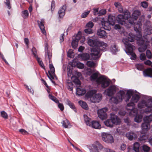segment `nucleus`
Wrapping results in <instances>:
<instances>
[{
    "label": "nucleus",
    "mask_w": 152,
    "mask_h": 152,
    "mask_svg": "<svg viewBox=\"0 0 152 152\" xmlns=\"http://www.w3.org/2000/svg\"><path fill=\"white\" fill-rule=\"evenodd\" d=\"M144 76L145 77H152V67L144 69L143 71Z\"/></svg>",
    "instance_id": "b1692460"
},
{
    "label": "nucleus",
    "mask_w": 152,
    "mask_h": 152,
    "mask_svg": "<svg viewBox=\"0 0 152 152\" xmlns=\"http://www.w3.org/2000/svg\"><path fill=\"white\" fill-rule=\"evenodd\" d=\"M137 107L138 108L140 109H142L146 107L144 110V112L146 113H148L149 112H145V110L148 107H149V106L148 105V104L146 102L145 100H142L139 102L138 104Z\"/></svg>",
    "instance_id": "2eb2a0df"
},
{
    "label": "nucleus",
    "mask_w": 152,
    "mask_h": 152,
    "mask_svg": "<svg viewBox=\"0 0 152 152\" xmlns=\"http://www.w3.org/2000/svg\"><path fill=\"white\" fill-rule=\"evenodd\" d=\"M87 43L89 46L93 47L99 46L102 48V47L103 46V49L105 47L106 45V43L103 42L90 39L88 40Z\"/></svg>",
    "instance_id": "0eeeda50"
},
{
    "label": "nucleus",
    "mask_w": 152,
    "mask_h": 152,
    "mask_svg": "<svg viewBox=\"0 0 152 152\" xmlns=\"http://www.w3.org/2000/svg\"><path fill=\"white\" fill-rule=\"evenodd\" d=\"M107 20L110 23L112 26H113L115 23V18L114 16L111 15L108 16V18Z\"/></svg>",
    "instance_id": "7c9ffc66"
},
{
    "label": "nucleus",
    "mask_w": 152,
    "mask_h": 152,
    "mask_svg": "<svg viewBox=\"0 0 152 152\" xmlns=\"http://www.w3.org/2000/svg\"><path fill=\"white\" fill-rule=\"evenodd\" d=\"M80 57L83 60H87L90 58L89 55L88 53H83L80 55Z\"/></svg>",
    "instance_id": "a18cd8bd"
},
{
    "label": "nucleus",
    "mask_w": 152,
    "mask_h": 152,
    "mask_svg": "<svg viewBox=\"0 0 152 152\" xmlns=\"http://www.w3.org/2000/svg\"><path fill=\"white\" fill-rule=\"evenodd\" d=\"M107 110V108H102L98 110L97 113L98 116L101 119L103 120L107 118V115L106 112Z\"/></svg>",
    "instance_id": "9b49d317"
},
{
    "label": "nucleus",
    "mask_w": 152,
    "mask_h": 152,
    "mask_svg": "<svg viewBox=\"0 0 152 152\" xmlns=\"http://www.w3.org/2000/svg\"><path fill=\"white\" fill-rule=\"evenodd\" d=\"M133 93V90L131 89H129L127 91L126 95L127 96H129V98H131L132 95Z\"/></svg>",
    "instance_id": "4d7b16f0"
},
{
    "label": "nucleus",
    "mask_w": 152,
    "mask_h": 152,
    "mask_svg": "<svg viewBox=\"0 0 152 152\" xmlns=\"http://www.w3.org/2000/svg\"><path fill=\"white\" fill-rule=\"evenodd\" d=\"M1 116L4 119H7L8 117V115L7 113L4 111H1Z\"/></svg>",
    "instance_id": "6e6d98bb"
},
{
    "label": "nucleus",
    "mask_w": 152,
    "mask_h": 152,
    "mask_svg": "<svg viewBox=\"0 0 152 152\" xmlns=\"http://www.w3.org/2000/svg\"><path fill=\"white\" fill-rule=\"evenodd\" d=\"M125 94V92L123 90H120L117 94V95L118 98L120 99V101H122Z\"/></svg>",
    "instance_id": "f704fd0d"
},
{
    "label": "nucleus",
    "mask_w": 152,
    "mask_h": 152,
    "mask_svg": "<svg viewBox=\"0 0 152 152\" xmlns=\"http://www.w3.org/2000/svg\"><path fill=\"white\" fill-rule=\"evenodd\" d=\"M84 120L86 125L90 126L91 123V119L89 118L87 115H84Z\"/></svg>",
    "instance_id": "58836bf2"
},
{
    "label": "nucleus",
    "mask_w": 152,
    "mask_h": 152,
    "mask_svg": "<svg viewBox=\"0 0 152 152\" xmlns=\"http://www.w3.org/2000/svg\"><path fill=\"white\" fill-rule=\"evenodd\" d=\"M91 10L87 11L86 12H85L83 13L81 15V17L83 18H86L88 15L89 14Z\"/></svg>",
    "instance_id": "0e129e2a"
},
{
    "label": "nucleus",
    "mask_w": 152,
    "mask_h": 152,
    "mask_svg": "<svg viewBox=\"0 0 152 152\" xmlns=\"http://www.w3.org/2000/svg\"><path fill=\"white\" fill-rule=\"evenodd\" d=\"M103 148V146L98 141H96L88 147L90 152H99Z\"/></svg>",
    "instance_id": "1a4fd4ad"
},
{
    "label": "nucleus",
    "mask_w": 152,
    "mask_h": 152,
    "mask_svg": "<svg viewBox=\"0 0 152 152\" xmlns=\"http://www.w3.org/2000/svg\"><path fill=\"white\" fill-rule=\"evenodd\" d=\"M127 54L130 56V58L132 60H135L136 58V55L133 52Z\"/></svg>",
    "instance_id": "13d9d810"
},
{
    "label": "nucleus",
    "mask_w": 152,
    "mask_h": 152,
    "mask_svg": "<svg viewBox=\"0 0 152 152\" xmlns=\"http://www.w3.org/2000/svg\"><path fill=\"white\" fill-rule=\"evenodd\" d=\"M110 50L113 53L115 54L116 52H118V48L116 45H114L111 46Z\"/></svg>",
    "instance_id": "c03bdc74"
},
{
    "label": "nucleus",
    "mask_w": 152,
    "mask_h": 152,
    "mask_svg": "<svg viewBox=\"0 0 152 152\" xmlns=\"http://www.w3.org/2000/svg\"><path fill=\"white\" fill-rule=\"evenodd\" d=\"M105 125L111 128L113 126V124L110 117L104 122Z\"/></svg>",
    "instance_id": "72a5a7b5"
},
{
    "label": "nucleus",
    "mask_w": 152,
    "mask_h": 152,
    "mask_svg": "<svg viewBox=\"0 0 152 152\" xmlns=\"http://www.w3.org/2000/svg\"><path fill=\"white\" fill-rule=\"evenodd\" d=\"M110 89L112 90L115 93L118 90V88L115 86L112 85L109 87Z\"/></svg>",
    "instance_id": "e2e57ef3"
},
{
    "label": "nucleus",
    "mask_w": 152,
    "mask_h": 152,
    "mask_svg": "<svg viewBox=\"0 0 152 152\" xmlns=\"http://www.w3.org/2000/svg\"><path fill=\"white\" fill-rule=\"evenodd\" d=\"M136 40L137 41L139 45L140 46L138 48L139 51L140 52H144L149 45V41L145 38L142 37V35L140 33L136 38Z\"/></svg>",
    "instance_id": "f257e3e1"
},
{
    "label": "nucleus",
    "mask_w": 152,
    "mask_h": 152,
    "mask_svg": "<svg viewBox=\"0 0 152 152\" xmlns=\"http://www.w3.org/2000/svg\"><path fill=\"white\" fill-rule=\"evenodd\" d=\"M62 124L64 127L67 128H68V126L69 125L70 123L67 119H65V120L63 121Z\"/></svg>",
    "instance_id": "09e8293b"
},
{
    "label": "nucleus",
    "mask_w": 152,
    "mask_h": 152,
    "mask_svg": "<svg viewBox=\"0 0 152 152\" xmlns=\"http://www.w3.org/2000/svg\"><path fill=\"white\" fill-rule=\"evenodd\" d=\"M71 79L72 80L73 82L76 84L77 85L80 84V80L77 77L73 75L71 77Z\"/></svg>",
    "instance_id": "ea45409f"
},
{
    "label": "nucleus",
    "mask_w": 152,
    "mask_h": 152,
    "mask_svg": "<svg viewBox=\"0 0 152 152\" xmlns=\"http://www.w3.org/2000/svg\"><path fill=\"white\" fill-rule=\"evenodd\" d=\"M146 55L147 57L150 59L152 57V54L150 51L148 50H147L146 51Z\"/></svg>",
    "instance_id": "774afa93"
},
{
    "label": "nucleus",
    "mask_w": 152,
    "mask_h": 152,
    "mask_svg": "<svg viewBox=\"0 0 152 152\" xmlns=\"http://www.w3.org/2000/svg\"><path fill=\"white\" fill-rule=\"evenodd\" d=\"M102 99V95L100 94H95L93 97L92 98L91 102L96 103L99 102Z\"/></svg>",
    "instance_id": "aec40b11"
},
{
    "label": "nucleus",
    "mask_w": 152,
    "mask_h": 152,
    "mask_svg": "<svg viewBox=\"0 0 152 152\" xmlns=\"http://www.w3.org/2000/svg\"><path fill=\"white\" fill-rule=\"evenodd\" d=\"M50 70L48 71V73L51 78L53 79V76L55 75V70L54 67H49Z\"/></svg>",
    "instance_id": "4c0bfd02"
},
{
    "label": "nucleus",
    "mask_w": 152,
    "mask_h": 152,
    "mask_svg": "<svg viewBox=\"0 0 152 152\" xmlns=\"http://www.w3.org/2000/svg\"><path fill=\"white\" fill-rule=\"evenodd\" d=\"M110 80L106 76L103 75L100 76L96 80V83L99 85H100L103 88L108 87L110 84Z\"/></svg>",
    "instance_id": "7ed1b4c3"
},
{
    "label": "nucleus",
    "mask_w": 152,
    "mask_h": 152,
    "mask_svg": "<svg viewBox=\"0 0 152 152\" xmlns=\"http://www.w3.org/2000/svg\"><path fill=\"white\" fill-rule=\"evenodd\" d=\"M140 15V12L138 10H135L133 12L132 15V17L129 18L128 20L129 23L131 25H134V28L136 31H139L141 30V28L139 25L137 23H135V22L137 19L138 17Z\"/></svg>",
    "instance_id": "f03ea898"
},
{
    "label": "nucleus",
    "mask_w": 152,
    "mask_h": 152,
    "mask_svg": "<svg viewBox=\"0 0 152 152\" xmlns=\"http://www.w3.org/2000/svg\"><path fill=\"white\" fill-rule=\"evenodd\" d=\"M122 101H120V99L118 98V96L117 95L116 97H112L110 99V102L112 103L117 104L119 102Z\"/></svg>",
    "instance_id": "2f4dec72"
},
{
    "label": "nucleus",
    "mask_w": 152,
    "mask_h": 152,
    "mask_svg": "<svg viewBox=\"0 0 152 152\" xmlns=\"http://www.w3.org/2000/svg\"><path fill=\"white\" fill-rule=\"evenodd\" d=\"M79 103L83 108L86 110L88 109V105L86 102L80 101L79 102Z\"/></svg>",
    "instance_id": "37998d69"
},
{
    "label": "nucleus",
    "mask_w": 152,
    "mask_h": 152,
    "mask_svg": "<svg viewBox=\"0 0 152 152\" xmlns=\"http://www.w3.org/2000/svg\"><path fill=\"white\" fill-rule=\"evenodd\" d=\"M107 44L106 43V45L104 48H102H102L96 46L93 48L91 50V55L92 56H96L95 58H99L101 55V51H105L106 50L107 47Z\"/></svg>",
    "instance_id": "423d86ee"
},
{
    "label": "nucleus",
    "mask_w": 152,
    "mask_h": 152,
    "mask_svg": "<svg viewBox=\"0 0 152 152\" xmlns=\"http://www.w3.org/2000/svg\"><path fill=\"white\" fill-rule=\"evenodd\" d=\"M48 44L46 43L45 44V60L46 62V65L49 66H53L51 58L52 57V53L50 50H48Z\"/></svg>",
    "instance_id": "39448f33"
},
{
    "label": "nucleus",
    "mask_w": 152,
    "mask_h": 152,
    "mask_svg": "<svg viewBox=\"0 0 152 152\" xmlns=\"http://www.w3.org/2000/svg\"><path fill=\"white\" fill-rule=\"evenodd\" d=\"M96 91L93 90L88 91L86 94L85 96L87 99H90L91 100H92V98L93 97L94 94L96 93Z\"/></svg>",
    "instance_id": "a878e982"
},
{
    "label": "nucleus",
    "mask_w": 152,
    "mask_h": 152,
    "mask_svg": "<svg viewBox=\"0 0 152 152\" xmlns=\"http://www.w3.org/2000/svg\"><path fill=\"white\" fill-rule=\"evenodd\" d=\"M148 138V136L145 134L143 135L140 136L139 138V140L141 141H144Z\"/></svg>",
    "instance_id": "603ef678"
},
{
    "label": "nucleus",
    "mask_w": 152,
    "mask_h": 152,
    "mask_svg": "<svg viewBox=\"0 0 152 152\" xmlns=\"http://www.w3.org/2000/svg\"><path fill=\"white\" fill-rule=\"evenodd\" d=\"M21 16L23 18L25 19L27 18L29 15L28 11L27 10H25L21 12Z\"/></svg>",
    "instance_id": "a19ab883"
},
{
    "label": "nucleus",
    "mask_w": 152,
    "mask_h": 152,
    "mask_svg": "<svg viewBox=\"0 0 152 152\" xmlns=\"http://www.w3.org/2000/svg\"><path fill=\"white\" fill-rule=\"evenodd\" d=\"M102 139L107 143H111L114 142V140L111 134L107 133H103L102 134Z\"/></svg>",
    "instance_id": "9d476101"
},
{
    "label": "nucleus",
    "mask_w": 152,
    "mask_h": 152,
    "mask_svg": "<svg viewBox=\"0 0 152 152\" xmlns=\"http://www.w3.org/2000/svg\"><path fill=\"white\" fill-rule=\"evenodd\" d=\"M66 104L69 105L70 107L72 109L75 113H77V109L74 104L68 99H65Z\"/></svg>",
    "instance_id": "c85d7f7f"
},
{
    "label": "nucleus",
    "mask_w": 152,
    "mask_h": 152,
    "mask_svg": "<svg viewBox=\"0 0 152 152\" xmlns=\"http://www.w3.org/2000/svg\"><path fill=\"white\" fill-rule=\"evenodd\" d=\"M11 0H5L4 1V3L7 6L8 8L9 9H10L11 7L10 6V2Z\"/></svg>",
    "instance_id": "052dcab7"
},
{
    "label": "nucleus",
    "mask_w": 152,
    "mask_h": 152,
    "mask_svg": "<svg viewBox=\"0 0 152 152\" xmlns=\"http://www.w3.org/2000/svg\"><path fill=\"white\" fill-rule=\"evenodd\" d=\"M143 98L147 100L146 102L148 104L149 107H148L145 110V112H149L152 110V98L151 96L144 95Z\"/></svg>",
    "instance_id": "ddd939ff"
},
{
    "label": "nucleus",
    "mask_w": 152,
    "mask_h": 152,
    "mask_svg": "<svg viewBox=\"0 0 152 152\" xmlns=\"http://www.w3.org/2000/svg\"><path fill=\"white\" fill-rule=\"evenodd\" d=\"M49 98L53 101L54 102H55L56 103H58L59 102L58 100L54 96L51 95V94H49Z\"/></svg>",
    "instance_id": "864d4df0"
},
{
    "label": "nucleus",
    "mask_w": 152,
    "mask_h": 152,
    "mask_svg": "<svg viewBox=\"0 0 152 152\" xmlns=\"http://www.w3.org/2000/svg\"><path fill=\"white\" fill-rule=\"evenodd\" d=\"M124 43L125 45V52L127 54H130L131 53L133 52L135 49V47L129 42H126Z\"/></svg>",
    "instance_id": "f8f14e48"
},
{
    "label": "nucleus",
    "mask_w": 152,
    "mask_h": 152,
    "mask_svg": "<svg viewBox=\"0 0 152 152\" xmlns=\"http://www.w3.org/2000/svg\"><path fill=\"white\" fill-rule=\"evenodd\" d=\"M135 105L134 104L133 102H130L127 104L126 108L130 116H136L137 115L138 111L135 108Z\"/></svg>",
    "instance_id": "6e6552de"
},
{
    "label": "nucleus",
    "mask_w": 152,
    "mask_h": 152,
    "mask_svg": "<svg viewBox=\"0 0 152 152\" xmlns=\"http://www.w3.org/2000/svg\"><path fill=\"white\" fill-rule=\"evenodd\" d=\"M101 24L103 28L109 31L111 28L112 25L107 20H105L104 18L102 19L101 21Z\"/></svg>",
    "instance_id": "dca6fc26"
},
{
    "label": "nucleus",
    "mask_w": 152,
    "mask_h": 152,
    "mask_svg": "<svg viewBox=\"0 0 152 152\" xmlns=\"http://www.w3.org/2000/svg\"><path fill=\"white\" fill-rule=\"evenodd\" d=\"M36 58V59L40 66H44L43 63L41 59L38 57H35Z\"/></svg>",
    "instance_id": "680f3d73"
},
{
    "label": "nucleus",
    "mask_w": 152,
    "mask_h": 152,
    "mask_svg": "<svg viewBox=\"0 0 152 152\" xmlns=\"http://www.w3.org/2000/svg\"><path fill=\"white\" fill-rule=\"evenodd\" d=\"M81 32L80 31L78 32L77 34L75 37V39L72 40V45L74 49L76 48L78 44V41L81 37Z\"/></svg>",
    "instance_id": "4468645a"
},
{
    "label": "nucleus",
    "mask_w": 152,
    "mask_h": 152,
    "mask_svg": "<svg viewBox=\"0 0 152 152\" xmlns=\"http://www.w3.org/2000/svg\"><path fill=\"white\" fill-rule=\"evenodd\" d=\"M97 34L100 38H106L107 37V34L106 31L101 28L98 29L97 31Z\"/></svg>",
    "instance_id": "5701e85b"
},
{
    "label": "nucleus",
    "mask_w": 152,
    "mask_h": 152,
    "mask_svg": "<svg viewBox=\"0 0 152 152\" xmlns=\"http://www.w3.org/2000/svg\"><path fill=\"white\" fill-rule=\"evenodd\" d=\"M110 118L113 125H117L120 124L121 120L117 115L113 114H111Z\"/></svg>",
    "instance_id": "a211bd4d"
},
{
    "label": "nucleus",
    "mask_w": 152,
    "mask_h": 152,
    "mask_svg": "<svg viewBox=\"0 0 152 152\" xmlns=\"http://www.w3.org/2000/svg\"><path fill=\"white\" fill-rule=\"evenodd\" d=\"M106 10L105 9H102L100 10L98 13L97 15L98 16H102L104 15L106 13Z\"/></svg>",
    "instance_id": "5fc2aeb1"
},
{
    "label": "nucleus",
    "mask_w": 152,
    "mask_h": 152,
    "mask_svg": "<svg viewBox=\"0 0 152 152\" xmlns=\"http://www.w3.org/2000/svg\"><path fill=\"white\" fill-rule=\"evenodd\" d=\"M140 98V96L137 94L134 95L131 99V101L130 102H133V103H137L138 101Z\"/></svg>",
    "instance_id": "e433bc0d"
},
{
    "label": "nucleus",
    "mask_w": 152,
    "mask_h": 152,
    "mask_svg": "<svg viewBox=\"0 0 152 152\" xmlns=\"http://www.w3.org/2000/svg\"><path fill=\"white\" fill-rule=\"evenodd\" d=\"M150 23L149 21H147L146 23V24H149L148 25H146L145 26V29L144 32L146 35H150L152 33V26L150 25Z\"/></svg>",
    "instance_id": "f3484780"
},
{
    "label": "nucleus",
    "mask_w": 152,
    "mask_h": 152,
    "mask_svg": "<svg viewBox=\"0 0 152 152\" xmlns=\"http://www.w3.org/2000/svg\"><path fill=\"white\" fill-rule=\"evenodd\" d=\"M37 22L38 26L39 27L40 29L41 30L42 33L43 34H44L46 33L44 25L45 22L44 20L43 19H42L40 21L39 20H38Z\"/></svg>",
    "instance_id": "393cba45"
},
{
    "label": "nucleus",
    "mask_w": 152,
    "mask_h": 152,
    "mask_svg": "<svg viewBox=\"0 0 152 152\" xmlns=\"http://www.w3.org/2000/svg\"><path fill=\"white\" fill-rule=\"evenodd\" d=\"M90 126L95 129H100L101 128V126L99 122L96 121H92Z\"/></svg>",
    "instance_id": "bb28decb"
},
{
    "label": "nucleus",
    "mask_w": 152,
    "mask_h": 152,
    "mask_svg": "<svg viewBox=\"0 0 152 152\" xmlns=\"http://www.w3.org/2000/svg\"><path fill=\"white\" fill-rule=\"evenodd\" d=\"M117 132L120 134L121 135L123 134L124 133V129H123L122 127H119L116 130Z\"/></svg>",
    "instance_id": "bf43d9fd"
},
{
    "label": "nucleus",
    "mask_w": 152,
    "mask_h": 152,
    "mask_svg": "<svg viewBox=\"0 0 152 152\" xmlns=\"http://www.w3.org/2000/svg\"><path fill=\"white\" fill-rule=\"evenodd\" d=\"M140 147V144L137 142H136L134 144L133 149L135 152H139V148Z\"/></svg>",
    "instance_id": "de8ad7c7"
},
{
    "label": "nucleus",
    "mask_w": 152,
    "mask_h": 152,
    "mask_svg": "<svg viewBox=\"0 0 152 152\" xmlns=\"http://www.w3.org/2000/svg\"><path fill=\"white\" fill-rule=\"evenodd\" d=\"M150 127L149 123L144 122L141 125V133L145 134L148 130Z\"/></svg>",
    "instance_id": "6ab92c4d"
},
{
    "label": "nucleus",
    "mask_w": 152,
    "mask_h": 152,
    "mask_svg": "<svg viewBox=\"0 0 152 152\" xmlns=\"http://www.w3.org/2000/svg\"><path fill=\"white\" fill-rule=\"evenodd\" d=\"M130 16V12L128 11L124 12L122 14H119L116 18L118 23L122 25L125 23V20H128Z\"/></svg>",
    "instance_id": "20e7f679"
},
{
    "label": "nucleus",
    "mask_w": 152,
    "mask_h": 152,
    "mask_svg": "<svg viewBox=\"0 0 152 152\" xmlns=\"http://www.w3.org/2000/svg\"><path fill=\"white\" fill-rule=\"evenodd\" d=\"M100 74L98 72H95L92 74L90 76V79L91 80L96 81L100 76Z\"/></svg>",
    "instance_id": "473e14b6"
},
{
    "label": "nucleus",
    "mask_w": 152,
    "mask_h": 152,
    "mask_svg": "<svg viewBox=\"0 0 152 152\" xmlns=\"http://www.w3.org/2000/svg\"><path fill=\"white\" fill-rule=\"evenodd\" d=\"M75 53L73 52V50L72 49H69L67 52V56L70 58L74 57Z\"/></svg>",
    "instance_id": "3c124183"
},
{
    "label": "nucleus",
    "mask_w": 152,
    "mask_h": 152,
    "mask_svg": "<svg viewBox=\"0 0 152 152\" xmlns=\"http://www.w3.org/2000/svg\"><path fill=\"white\" fill-rule=\"evenodd\" d=\"M142 149L145 152H148L150 149V148L146 145H144L142 146Z\"/></svg>",
    "instance_id": "338daca9"
},
{
    "label": "nucleus",
    "mask_w": 152,
    "mask_h": 152,
    "mask_svg": "<svg viewBox=\"0 0 152 152\" xmlns=\"http://www.w3.org/2000/svg\"><path fill=\"white\" fill-rule=\"evenodd\" d=\"M68 66H84L83 64L77 62L76 60L74 59L69 63Z\"/></svg>",
    "instance_id": "412c9836"
},
{
    "label": "nucleus",
    "mask_w": 152,
    "mask_h": 152,
    "mask_svg": "<svg viewBox=\"0 0 152 152\" xmlns=\"http://www.w3.org/2000/svg\"><path fill=\"white\" fill-rule=\"evenodd\" d=\"M105 92L107 93V95L109 96H112L115 94L109 88L105 91Z\"/></svg>",
    "instance_id": "8fccbe9b"
},
{
    "label": "nucleus",
    "mask_w": 152,
    "mask_h": 152,
    "mask_svg": "<svg viewBox=\"0 0 152 152\" xmlns=\"http://www.w3.org/2000/svg\"><path fill=\"white\" fill-rule=\"evenodd\" d=\"M66 9V5H64L61 7L58 12L59 17L60 18H62L65 14V11Z\"/></svg>",
    "instance_id": "4be33fe9"
},
{
    "label": "nucleus",
    "mask_w": 152,
    "mask_h": 152,
    "mask_svg": "<svg viewBox=\"0 0 152 152\" xmlns=\"http://www.w3.org/2000/svg\"><path fill=\"white\" fill-rule=\"evenodd\" d=\"M76 90V94L79 96H83L86 93V90L85 89L77 88Z\"/></svg>",
    "instance_id": "c756f323"
},
{
    "label": "nucleus",
    "mask_w": 152,
    "mask_h": 152,
    "mask_svg": "<svg viewBox=\"0 0 152 152\" xmlns=\"http://www.w3.org/2000/svg\"><path fill=\"white\" fill-rule=\"evenodd\" d=\"M86 64L88 66H96L98 65L97 62L96 61H89Z\"/></svg>",
    "instance_id": "c9c22d12"
},
{
    "label": "nucleus",
    "mask_w": 152,
    "mask_h": 152,
    "mask_svg": "<svg viewBox=\"0 0 152 152\" xmlns=\"http://www.w3.org/2000/svg\"><path fill=\"white\" fill-rule=\"evenodd\" d=\"M135 37V35L132 33H130L128 35L127 39L129 41L133 42L134 40Z\"/></svg>",
    "instance_id": "79ce46f5"
},
{
    "label": "nucleus",
    "mask_w": 152,
    "mask_h": 152,
    "mask_svg": "<svg viewBox=\"0 0 152 152\" xmlns=\"http://www.w3.org/2000/svg\"><path fill=\"white\" fill-rule=\"evenodd\" d=\"M148 5V3L146 1L142 2L141 3V6L144 8H146Z\"/></svg>",
    "instance_id": "69168bd1"
},
{
    "label": "nucleus",
    "mask_w": 152,
    "mask_h": 152,
    "mask_svg": "<svg viewBox=\"0 0 152 152\" xmlns=\"http://www.w3.org/2000/svg\"><path fill=\"white\" fill-rule=\"evenodd\" d=\"M126 136L129 140H132L134 138H135L137 137V135L133 132H130L126 133Z\"/></svg>",
    "instance_id": "cd10ccee"
},
{
    "label": "nucleus",
    "mask_w": 152,
    "mask_h": 152,
    "mask_svg": "<svg viewBox=\"0 0 152 152\" xmlns=\"http://www.w3.org/2000/svg\"><path fill=\"white\" fill-rule=\"evenodd\" d=\"M142 116L140 115H136L134 118V121L135 122L137 123L140 122L142 119Z\"/></svg>",
    "instance_id": "49530a36"
}]
</instances>
